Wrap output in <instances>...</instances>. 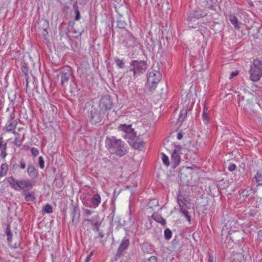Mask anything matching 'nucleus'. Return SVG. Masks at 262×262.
<instances>
[{
  "label": "nucleus",
  "mask_w": 262,
  "mask_h": 262,
  "mask_svg": "<svg viewBox=\"0 0 262 262\" xmlns=\"http://www.w3.org/2000/svg\"><path fill=\"white\" fill-rule=\"evenodd\" d=\"M118 130L124 133V138L127 140L128 143L135 149H140L143 147L144 142L136 135V133L132 128V125L121 124L118 127Z\"/></svg>",
  "instance_id": "1"
},
{
  "label": "nucleus",
  "mask_w": 262,
  "mask_h": 262,
  "mask_svg": "<svg viewBox=\"0 0 262 262\" xmlns=\"http://www.w3.org/2000/svg\"><path fill=\"white\" fill-rule=\"evenodd\" d=\"M105 143L106 148L111 154L122 157L127 152L125 143L114 136L107 137Z\"/></svg>",
  "instance_id": "2"
},
{
  "label": "nucleus",
  "mask_w": 262,
  "mask_h": 262,
  "mask_svg": "<svg viewBox=\"0 0 262 262\" xmlns=\"http://www.w3.org/2000/svg\"><path fill=\"white\" fill-rule=\"evenodd\" d=\"M7 181L14 190L16 191L22 190L24 192L31 189L35 185V183L30 179L17 180L13 177L7 178Z\"/></svg>",
  "instance_id": "3"
},
{
  "label": "nucleus",
  "mask_w": 262,
  "mask_h": 262,
  "mask_svg": "<svg viewBox=\"0 0 262 262\" xmlns=\"http://www.w3.org/2000/svg\"><path fill=\"white\" fill-rule=\"evenodd\" d=\"M147 64L144 60H133L130 62L129 72L133 73V75L136 78L143 74L147 70Z\"/></svg>",
  "instance_id": "4"
},
{
  "label": "nucleus",
  "mask_w": 262,
  "mask_h": 262,
  "mask_svg": "<svg viewBox=\"0 0 262 262\" xmlns=\"http://www.w3.org/2000/svg\"><path fill=\"white\" fill-rule=\"evenodd\" d=\"M250 78L252 81H257L262 77V57L254 59L249 70Z\"/></svg>",
  "instance_id": "5"
},
{
  "label": "nucleus",
  "mask_w": 262,
  "mask_h": 262,
  "mask_svg": "<svg viewBox=\"0 0 262 262\" xmlns=\"http://www.w3.org/2000/svg\"><path fill=\"white\" fill-rule=\"evenodd\" d=\"M161 78V74L158 71L152 70L148 73L147 79V86L150 91L156 90Z\"/></svg>",
  "instance_id": "6"
},
{
  "label": "nucleus",
  "mask_w": 262,
  "mask_h": 262,
  "mask_svg": "<svg viewBox=\"0 0 262 262\" xmlns=\"http://www.w3.org/2000/svg\"><path fill=\"white\" fill-rule=\"evenodd\" d=\"M204 17H206L203 18V22L205 24H209L212 22L210 16L208 15L206 12L202 11L201 9H196L194 10L189 16L188 19L190 21H192L193 19H199Z\"/></svg>",
  "instance_id": "7"
},
{
  "label": "nucleus",
  "mask_w": 262,
  "mask_h": 262,
  "mask_svg": "<svg viewBox=\"0 0 262 262\" xmlns=\"http://www.w3.org/2000/svg\"><path fill=\"white\" fill-rule=\"evenodd\" d=\"M14 112V108H13V111L9 115V119L7 121L4 129L6 132H12L14 134H17L15 131V129L17 126L18 124V122L16 119H15Z\"/></svg>",
  "instance_id": "8"
},
{
  "label": "nucleus",
  "mask_w": 262,
  "mask_h": 262,
  "mask_svg": "<svg viewBox=\"0 0 262 262\" xmlns=\"http://www.w3.org/2000/svg\"><path fill=\"white\" fill-rule=\"evenodd\" d=\"M123 43L128 48H134L139 45V42L130 32H127L123 40Z\"/></svg>",
  "instance_id": "9"
},
{
  "label": "nucleus",
  "mask_w": 262,
  "mask_h": 262,
  "mask_svg": "<svg viewBox=\"0 0 262 262\" xmlns=\"http://www.w3.org/2000/svg\"><path fill=\"white\" fill-rule=\"evenodd\" d=\"M130 245L129 238L127 236H125L121 240V243L118 248L116 256L120 257L124 255V252L127 250Z\"/></svg>",
  "instance_id": "10"
},
{
  "label": "nucleus",
  "mask_w": 262,
  "mask_h": 262,
  "mask_svg": "<svg viewBox=\"0 0 262 262\" xmlns=\"http://www.w3.org/2000/svg\"><path fill=\"white\" fill-rule=\"evenodd\" d=\"M181 148L182 147L180 145L177 146L176 149H175L172 153L171 162L173 168H176L180 163L181 157L179 151Z\"/></svg>",
  "instance_id": "11"
},
{
  "label": "nucleus",
  "mask_w": 262,
  "mask_h": 262,
  "mask_svg": "<svg viewBox=\"0 0 262 262\" xmlns=\"http://www.w3.org/2000/svg\"><path fill=\"white\" fill-rule=\"evenodd\" d=\"M5 234L7 236V241L9 243V246L14 249H16L20 246V242L19 241L18 242L15 243L14 244H12V233L11 230V227L9 224L6 225V228L5 229Z\"/></svg>",
  "instance_id": "12"
},
{
  "label": "nucleus",
  "mask_w": 262,
  "mask_h": 262,
  "mask_svg": "<svg viewBox=\"0 0 262 262\" xmlns=\"http://www.w3.org/2000/svg\"><path fill=\"white\" fill-rule=\"evenodd\" d=\"M113 103L110 96L106 95L102 97L100 100V106L105 110L112 108Z\"/></svg>",
  "instance_id": "13"
},
{
  "label": "nucleus",
  "mask_w": 262,
  "mask_h": 262,
  "mask_svg": "<svg viewBox=\"0 0 262 262\" xmlns=\"http://www.w3.org/2000/svg\"><path fill=\"white\" fill-rule=\"evenodd\" d=\"M61 84L64 86L67 84L71 75V70L69 68L62 69L60 72Z\"/></svg>",
  "instance_id": "14"
},
{
  "label": "nucleus",
  "mask_w": 262,
  "mask_h": 262,
  "mask_svg": "<svg viewBox=\"0 0 262 262\" xmlns=\"http://www.w3.org/2000/svg\"><path fill=\"white\" fill-rule=\"evenodd\" d=\"M71 214L72 223L74 224L77 223L80 216V211L78 206L72 205L71 208Z\"/></svg>",
  "instance_id": "15"
},
{
  "label": "nucleus",
  "mask_w": 262,
  "mask_h": 262,
  "mask_svg": "<svg viewBox=\"0 0 262 262\" xmlns=\"http://www.w3.org/2000/svg\"><path fill=\"white\" fill-rule=\"evenodd\" d=\"M91 120L93 123L100 122L102 120V117L99 111L96 108H92L91 112Z\"/></svg>",
  "instance_id": "16"
},
{
  "label": "nucleus",
  "mask_w": 262,
  "mask_h": 262,
  "mask_svg": "<svg viewBox=\"0 0 262 262\" xmlns=\"http://www.w3.org/2000/svg\"><path fill=\"white\" fill-rule=\"evenodd\" d=\"M177 202L179 206V211L185 209H188L189 208L187 206L186 199L180 194V192L177 194Z\"/></svg>",
  "instance_id": "17"
},
{
  "label": "nucleus",
  "mask_w": 262,
  "mask_h": 262,
  "mask_svg": "<svg viewBox=\"0 0 262 262\" xmlns=\"http://www.w3.org/2000/svg\"><path fill=\"white\" fill-rule=\"evenodd\" d=\"M101 196L99 194H94L90 200V208L95 209L97 208L101 203Z\"/></svg>",
  "instance_id": "18"
},
{
  "label": "nucleus",
  "mask_w": 262,
  "mask_h": 262,
  "mask_svg": "<svg viewBox=\"0 0 262 262\" xmlns=\"http://www.w3.org/2000/svg\"><path fill=\"white\" fill-rule=\"evenodd\" d=\"M28 176L32 178H36L38 175V171L35 166L32 164H29L27 169Z\"/></svg>",
  "instance_id": "19"
},
{
  "label": "nucleus",
  "mask_w": 262,
  "mask_h": 262,
  "mask_svg": "<svg viewBox=\"0 0 262 262\" xmlns=\"http://www.w3.org/2000/svg\"><path fill=\"white\" fill-rule=\"evenodd\" d=\"M228 18L231 23L236 29H239L241 23L238 20L237 17L232 13H230Z\"/></svg>",
  "instance_id": "20"
},
{
  "label": "nucleus",
  "mask_w": 262,
  "mask_h": 262,
  "mask_svg": "<svg viewBox=\"0 0 262 262\" xmlns=\"http://www.w3.org/2000/svg\"><path fill=\"white\" fill-rule=\"evenodd\" d=\"M151 217L157 223L161 224L162 226H165L166 225V220L163 218V217L158 213L154 212Z\"/></svg>",
  "instance_id": "21"
},
{
  "label": "nucleus",
  "mask_w": 262,
  "mask_h": 262,
  "mask_svg": "<svg viewBox=\"0 0 262 262\" xmlns=\"http://www.w3.org/2000/svg\"><path fill=\"white\" fill-rule=\"evenodd\" d=\"M187 106L184 107L182 110H181L178 118V120L179 122H183L184 121L185 118L187 115Z\"/></svg>",
  "instance_id": "22"
},
{
  "label": "nucleus",
  "mask_w": 262,
  "mask_h": 262,
  "mask_svg": "<svg viewBox=\"0 0 262 262\" xmlns=\"http://www.w3.org/2000/svg\"><path fill=\"white\" fill-rule=\"evenodd\" d=\"M232 262H244V255L241 253H235L232 255Z\"/></svg>",
  "instance_id": "23"
},
{
  "label": "nucleus",
  "mask_w": 262,
  "mask_h": 262,
  "mask_svg": "<svg viewBox=\"0 0 262 262\" xmlns=\"http://www.w3.org/2000/svg\"><path fill=\"white\" fill-rule=\"evenodd\" d=\"M254 179H255L257 183V186H262V172L260 171H257Z\"/></svg>",
  "instance_id": "24"
},
{
  "label": "nucleus",
  "mask_w": 262,
  "mask_h": 262,
  "mask_svg": "<svg viewBox=\"0 0 262 262\" xmlns=\"http://www.w3.org/2000/svg\"><path fill=\"white\" fill-rule=\"evenodd\" d=\"M25 195V200L27 202L33 201L35 200V197L33 193H27L26 192H24Z\"/></svg>",
  "instance_id": "25"
},
{
  "label": "nucleus",
  "mask_w": 262,
  "mask_h": 262,
  "mask_svg": "<svg viewBox=\"0 0 262 262\" xmlns=\"http://www.w3.org/2000/svg\"><path fill=\"white\" fill-rule=\"evenodd\" d=\"M115 61L119 68L123 69L125 67V61L123 59H120L118 57H116Z\"/></svg>",
  "instance_id": "26"
},
{
  "label": "nucleus",
  "mask_w": 262,
  "mask_h": 262,
  "mask_svg": "<svg viewBox=\"0 0 262 262\" xmlns=\"http://www.w3.org/2000/svg\"><path fill=\"white\" fill-rule=\"evenodd\" d=\"M208 108L206 104H204L203 112L202 114L203 119L204 121L207 122L209 120V117L208 116Z\"/></svg>",
  "instance_id": "27"
},
{
  "label": "nucleus",
  "mask_w": 262,
  "mask_h": 262,
  "mask_svg": "<svg viewBox=\"0 0 262 262\" xmlns=\"http://www.w3.org/2000/svg\"><path fill=\"white\" fill-rule=\"evenodd\" d=\"M15 166L18 167L21 169H25L26 167V162L23 158H21L19 161V164L17 165L15 164L13 165V167H14Z\"/></svg>",
  "instance_id": "28"
},
{
  "label": "nucleus",
  "mask_w": 262,
  "mask_h": 262,
  "mask_svg": "<svg viewBox=\"0 0 262 262\" xmlns=\"http://www.w3.org/2000/svg\"><path fill=\"white\" fill-rule=\"evenodd\" d=\"M42 211L43 213H51L53 212L52 206L47 204L42 208Z\"/></svg>",
  "instance_id": "29"
},
{
  "label": "nucleus",
  "mask_w": 262,
  "mask_h": 262,
  "mask_svg": "<svg viewBox=\"0 0 262 262\" xmlns=\"http://www.w3.org/2000/svg\"><path fill=\"white\" fill-rule=\"evenodd\" d=\"M164 236L166 240H169L172 236V232L169 228H166L164 230Z\"/></svg>",
  "instance_id": "30"
},
{
  "label": "nucleus",
  "mask_w": 262,
  "mask_h": 262,
  "mask_svg": "<svg viewBox=\"0 0 262 262\" xmlns=\"http://www.w3.org/2000/svg\"><path fill=\"white\" fill-rule=\"evenodd\" d=\"M161 159L162 160L163 164L166 166H169L170 164V162L168 157L163 152L161 154Z\"/></svg>",
  "instance_id": "31"
},
{
  "label": "nucleus",
  "mask_w": 262,
  "mask_h": 262,
  "mask_svg": "<svg viewBox=\"0 0 262 262\" xmlns=\"http://www.w3.org/2000/svg\"><path fill=\"white\" fill-rule=\"evenodd\" d=\"M179 212L185 217L186 220L190 223L191 222V215L189 214L188 209L183 210Z\"/></svg>",
  "instance_id": "32"
},
{
  "label": "nucleus",
  "mask_w": 262,
  "mask_h": 262,
  "mask_svg": "<svg viewBox=\"0 0 262 262\" xmlns=\"http://www.w3.org/2000/svg\"><path fill=\"white\" fill-rule=\"evenodd\" d=\"M99 218L98 215H96L95 216H94L92 217L91 219H85V222H88L91 224V225L93 226L94 225V224H96V223H98L99 221L97 220Z\"/></svg>",
  "instance_id": "33"
},
{
  "label": "nucleus",
  "mask_w": 262,
  "mask_h": 262,
  "mask_svg": "<svg viewBox=\"0 0 262 262\" xmlns=\"http://www.w3.org/2000/svg\"><path fill=\"white\" fill-rule=\"evenodd\" d=\"M8 171V165L6 163H3L1 165L0 171L3 174V177L5 176Z\"/></svg>",
  "instance_id": "34"
},
{
  "label": "nucleus",
  "mask_w": 262,
  "mask_h": 262,
  "mask_svg": "<svg viewBox=\"0 0 262 262\" xmlns=\"http://www.w3.org/2000/svg\"><path fill=\"white\" fill-rule=\"evenodd\" d=\"M21 70L24 75L28 74V64L24 62H21Z\"/></svg>",
  "instance_id": "35"
},
{
  "label": "nucleus",
  "mask_w": 262,
  "mask_h": 262,
  "mask_svg": "<svg viewBox=\"0 0 262 262\" xmlns=\"http://www.w3.org/2000/svg\"><path fill=\"white\" fill-rule=\"evenodd\" d=\"M7 147V143H5V144H4L3 148L0 150H1V153L0 156L2 158H5L7 155V152H6Z\"/></svg>",
  "instance_id": "36"
},
{
  "label": "nucleus",
  "mask_w": 262,
  "mask_h": 262,
  "mask_svg": "<svg viewBox=\"0 0 262 262\" xmlns=\"http://www.w3.org/2000/svg\"><path fill=\"white\" fill-rule=\"evenodd\" d=\"M244 98H245L244 96H238V100H239L238 104H239V106H241L242 107L244 106V107H243L244 109L246 110L247 108H246V105L244 103Z\"/></svg>",
  "instance_id": "37"
},
{
  "label": "nucleus",
  "mask_w": 262,
  "mask_h": 262,
  "mask_svg": "<svg viewBox=\"0 0 262 262\" xmlns=\"http://www.w3.org/2000/svg\"><path fill=\"white\" fill-rule=\"evenodd\" d=\"M117 23V26L119 28H124L126 25V23L124 20H118Z\"/></svg>",
  "instance_id": "38"
},
{
  "label": "nucleus",
  "mask_w": 262,
  "mask_h": 262,
  "mask_svg": "<svg viewBox=\"0 0 262 262\" xmlns=\"http://www.w3.org/2000/svg\"><path fill=\"white\" fill-rule=\"evenodd\" d=\"M101 222H100V221H99L98 223H96V224H94V225L93 226V230L97 231V232H99V231H100L99 228L101 226Z\"/></svg>",
  "instance_id": "39"
},
{
  "label": "nucleus",
  "mask_w": 262,
  "mask_h": 262,
  "mask_svg": "<svg viewBox=\"0 0 262 262\" xmlns=\"http://www.w3.org/2000/svg\"><path fill=\"white\" fill-rule=\"evenodd\" d=\"M21 144L22 140L20 139H19V138L16 137L14 141V144L17 147H19L21 146Z\"/></svg>",
  "instance_id": "40"
},
{
  "label": "nucleus",
  "mask_w": 262,
  "mask_h": 262,
  "mask_svg": "<svg viewBox=\"0 0 262 262\" xmlns=\"http://www.w3.org/2000/svg\"><path fill=\"white\" fill-rule=\"evenodd\" d=\"M38 164L41 168H43L45 167V162L42 157L40 156L38 158Z\"/></svg>",
  "instance_id": "41"
},
{
  "label": "nucleus",
  "mask_w": 262,
  "mask_h": 262,
  "mask_svg": "<svg viewBox=\"0 0 262 262\" xmlns=\"http://www.w3.org/2000/svg\"><path fill=\"white\" fill-rule=\"evenodd\" d=\"M143 262H157V258L155 256H151L147 259H145Z\"/></svg>",
  "instance_id": "42"
},
{
  "label": "nucleus",
  "mask_w": 262,
  "mask_h": 262,
  "mask_svg": "<svg viewBox=\"0 0 262 262\" xmlns=\"http://www.w3.org/2000/svg\"><path fill=\"white\" fill-rule=\"evenodd\" d=\"M31 154L34 157H36L39 154V150L37 148L32 147L31 149Z\"/></svg>",
  "instance_id": "43"
},
{
  "label": "nucleus",
  "mask_w": 262,
  "mask_h": 262,
  "mask_svg": "<svg viewBox=\"0 0 262 262\" xmlns=\"http://www.w3.org/2000/svg\"><path fill=\"white\" fill-rule=\"evenodd\" d=\"M84 215L88 216L92 214L93 211L88 209H83Z\"/></svg>",
  "instance_id": "44"
},
{
  "label": "nucleus",
  "mask_w": 262,
  "mask_h": 262,
  "mask_svg": "<svg viewBox=\"0 0 262 262\" xmlns=\"http://www.w3.org/2000/svg\"><path fill=\"white\" fill-rule=\"evenodd\" d=\"M236 168V166L235 165V164L234 163H230L229 166H228V170H229L230 171H232L233 170H234Z\"/></svg>",
  "instance_id": "45"
},
{
  "label": "nucleus",
  "mask_w": 262,
  "mask_h": 262,
  "mask_svg": "<svg viewBox=\"0 0 262 262\" xmlns=\"http://www.w3.org/2000/svg\"><path fill=\"white\" fill-rule=\"evenodd\" d=\"M75 16L74 19L76 21L79 20L81 18L79 10L75 11Z\"/></svg>",
  "instance_id": "46"
},
{
  "label": "nucleus",
  "mask_w": 262,
  "mask_h": 262,
  "mask_svg": "<svg viewBox=\"0 0 262 262\" xmlns=\"http://www.w3.org/2000/svg\"><path fill=\"white\" fill-rule=\"evenodd\" d=\"M208 262H213L214 260V257L213 255L210 253H208Z\"/></svg>",
  "instance_id": "47"
},
{
  "label": "nucleus",
  "mask_w": 262,
  "mask_h": 262,
  "mask_svg": "<svg viewBox=\"0 0 262 262\" xmlns=\"http://www.w3.org/2000/svg\"><path fill=\"white\" fill-rule=\"evenodd\" d=\"M238 73H239V72H238V71H235L232 72L231 73V74H230V79H231L233 77H235V76H237L238 74Z\"/></svg>",
  "instance_id": "48"
},
{
  "label": "nucleus",
  "mask_w": 262,
  "mask_h": 262,
  "mask_svg": "<svg viewBox=\"0 0 262 262\" xmlns=\"http://www.w3.org/2000/svg\"><path fill=\"white\" fill-rule=\"evenodd\" d=\"M98 232V235L97 236H95V239H96L97 238H103L104 236V233H103L102 231H99V232Z\"/></svg>",
  "instance_id": "49"
},
{
  "label": "nucleus",
  "mask_w": 262,
  "mask_h": 262,
  "mask_svg": "<svg viewBox=\"0 0 262 262\" xmlns=\"http://www.w3.org/2000/svg\"><path fill=\"white\" fill-rule=\"evenodd\" d=\"M93 255V252L92 251L86 257L85 259V262H89L91 259V257Z\"/></svg>",
  "instance_id": "50"
},
{
  "label": "nucleus",
  "mask_w": 262,
  "mask_h": 262,
  "mask_svg": "<svg viewBox=\"0 0 262 262\" xmlns=\"http://www.w3.org/2000/svg\"><path fill=\"white\" fill-rule=\"evenodd\" d=\"M73 8L74 9L75 11H77V10H79L78 6V4H77V2H75L74 3V4L73 5Z\"/></svg>",
  "instance_id": "51"
},
{
  "label": "nucleus",
  "mask_w": 262,
  "mask_h": 262,
  "mask_svg": "<svg viewBox=\"0 0 262 262\" xmlns=\"http://www.w3.org/2000/svg\"><path fill=\"white\" fill-rule=\"evenodd\" d=\"M3 142H4V139L3 137H0V150L2 149L3 148Z\"/></svg>",
  "instance_id": "52"
},
{
  "label": "nucleus",
  "mask_w": 262,
  "mask_h": 262,
  "mask_svg": "<svg viewBox=\"0 0 262 262\" xmlns=\"http://www.w3.org/2000/svg\"><path fill=\"white\" fill-rule=\"evenodd\" d=\"M258 237L259 239L262 242V230H260L258 232Z\"/></svg>",
  "instance_id": "53"
},
{
  "label": "nucleus",
  "mask_w": 262,
  "mask_h": 262,
  "mask_svg": "<svg viewBox=\"0 0 262 262\" xmlns=\"http://www.w3.org/2000/svg\"><path fill=\"white\" fill-rule=\"evenodd\" d=\"M177 138L178 140H181L183 138V134L181 133H179L177 134Z\"/></svg>",
  "instance_id": "54"
},
{
  "label": "nucleus",
  "mask_w": 262,
  "mask_h": 262,
  "mask_svg": "<svg viewBox=\"0 0 262 262\" xmlns=\"http://www.w3.org/2000/svg\"><path fill=\"white\" fill-rule=\"evenodd\" d=\"M246 102H247L246 105H248V106L250 107L252 103V101L249 99H247V100H246Z\"/></svg>",
  "instance_id": "55"
},
{
  "label": "nucleus",
  "mask_w": 262,
  "mask_h": 262,
  "mask_svg": "<svg viewBox=\"0 0 262 262\" xmlns=\"http://www.w3.org/2000/svg\"><path fill=\"white\" fill-rule=\"evenodd\" d=\"M83 204L85 206L90 207V204H89L86 201H83Z\"/></svg>",
  "instance_id": "56"
},
{
  "label": "nucleus",
  "mask_w": 262,
  "mask_h": 262,
  "mask_svg": "<svg viewBox=\"0 0 262 262\" xmlns=\"http://www.w3.org/2000/svg\"><path fill=\"white\" fill-rule=\"evenodd\" d=\"M25 80H26V82H29L28 81V79H29V74L25 75Z\"/></svg>",
  "instance_id": "57"
},
{
  "label": "nucleus",
  "mask_w": 262,
  "mask_h": 262,
  "mask_svg": "<svg viewBox=\"0 0 262 262\" xmlns=\"http://www.w3.org/2000/svg\"><path fill=\"white\" fill-rule=\"evenodd\" d=\"M209 8L211 10H215V8L214 6H213V5H211L210 6H209Z\"/></svg>",
  "instance_id": "58"
},
{
  "label": "nucleus",
  "mask_w": 262,
  "mask_h": 262,
  "mask_svg": "<svg viewBox=\"0 0 262 262\" xmlns=\"http://www.w3.org/2000/svg\"><path fill=\"white\" fill-rule=\"evenodd\" d=\"M28 83L29 82H26V89H27L28 87Z\"/></svg>",
  "instance_id": "59"
},
{
  "label": "nucleus",
  "mask_w": 262,
  "mask_h": 262,
  "mask_svg": "<svg viewBox=\"0 0 262 262\" xmlns=\"http://www.w3.org/2000/svg\"><path fill=\"white\" fill-rule=\"evenodd\" d=\"M249 4L252 5V2H251L250 3L249 2Z\"/></svg>",
  "instance_id": "60"
},
{
  "label": "nucleus",
  "mask_w": 262,
  "mask_h": 262,
  "mask_svg": "<svg viewBox=\"0 0 262 262\" xmlns=\"http://www.w3.org/2000/svg\"><path fill=\"white\" fill-rule=\"evenodd\" d=\"M64 8H66V9H69V6L64 7Z\"/></svg>",
  "instance_id": "61"
},
{
  "label": "nucleus",
  "mask_w": 262,
  "mask_h": 262,
  "mask_svg": "<svg viewBox=\"0 0 262 262\" xmlns=\"http://www.w3.org/2000/svg\"><path fill=\"white\" fill-rule=\"evenodd\" d=\"M151 1H154L155 2H156L157 1V0H151Z\"/></svg>",
  "instance_id": "62"
},
{
  "label": "nucleus",
  "mask_w": 262,
  "mask_h": 262,
  "mask_svg": "<svg viewBox=\"0 0 262 262\" xmlns=\"http://www.w3.org/2000/svg\"><path fill=\"white\" fill-rule=\"evenodd\" d=\"M44 31H47V29H44Z\"/></svg>",
  "instance_id": "63"
},
{
  "label": "nucleus",
  "mask_w": 262,
  "mask_h": 262,
  "mask_svg": "<svg viewBox=\"0 0 262 262\" xmlns=\"http://www.w3.org/2000/svg\"><path fill=\"white\" fill-rule=\"evenodd\" d=\"M9 108H7V111H9Z\"/></svg>",
  "instance_id": "64"
}]
</instances>
